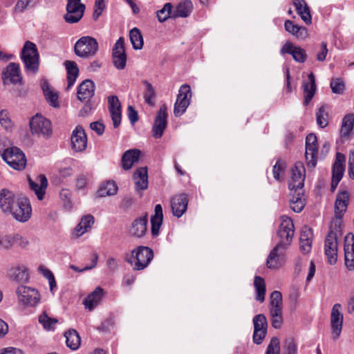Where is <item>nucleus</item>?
<instances>
[{
	"label": "nucleus",
	"mask_w": 354,
	"mask_h": 354,
	"mask_svg": "<svg viewBox=\"0 0 354 354\" xmlns=\"http://www.w3.org/2000/svg\"><path fill=\"white\" fill-rule=\"evenodd\" d=\"M153 258V250L147 246H138L127 255L125 260L130 263L134 270H142L148 266Z\"/></svg>",
	"instance_id": "nucleus-1"
},
{
	"label": "nucleus",
	"mask_w": 354,
	"mask_h": 354,
	"mask_svg": "<svg viewBox=\"0 0 354 354\" xmlns=\"http://www.w3.org/2000/svg\"><path fill=\"white\" fill-rule=\"evenodd\" d=\"M21 59L27 71L35 73L39 68V55L37 46L30 41L25 42L21 53Z\"/></svg>",
	"instance_id": "nucleus-2"
},
{
	"label": "nucleus",
	"mask_w": 354,
	"mask_h": 354,
	"mask_svg": "<svg viewBox=\"0 0 354 354\" xmlns=\"http://www.w3.org/2000/svg\"><path fill=\"white\" fill-rule=\"evenodd\" d=\"M98 50L97 40L90 36H84L80 38L74 46V51L77 56L82 58H88L95 55Z\"/></svg>",
	"instance_id": "nucleus-3"
},
{
	"label": "nucleus",
	"mask_w": 354,
	"mask_h": 354,
	"mask_svg": "<svg viewBox=\"0 0 354 354\" xmlns=\"http://www.w3.org/2000/svg\"><path fill=\"white\" fill-rule=\"evenodd\" d=\"M3 160L12 168L22 170L26 165V158L23 151L18 147L7 148L1 153Z\"/></svg>",
	"instance_id": "nucleus-4"
},
{
	"label": "nucleus",
	"mask_w": 354,
	"mask_h": 354,
	"mask_svg": "<svg viewBox=\"0 0 354 354\" xmlns=\"http://www.w3.org/2000/svg\"><path fill=\"white\" fill-rule=\"evenodd\" d=\"M280 218L281 224L277 232L280 240L277 245L287 249L292 243L295 227L292 219L288 216L283 215Z\"/></svg>",
	"instance_id": "nucleus-5"
},
{
	"label": "nucleus",
	"mask_w": 354,
	"mask_h": 354,
	"mask_svg": "<svg viewBox=\"0 0 354 354\" xmlns=\"http://www.w3.org/2000/svg\"><path fill=\"white\" fill-rule=\"evenodd\" d=\"M32 133L39 137L48 138L53 133L51 122L41 115L37 114L30 121Z\"/></svg>",
	"instance_id": "nucleus-6"
},
{
	"label": "nucleus",
	"mask_w": 354,
	"mask_h": 354,
	"mask_svg": "<svg viewBox=\"0 0 354 354\" xmlns=\"http://www.w3.org/2000/svg\"><path fill=\"white\" fill-rule=\"evenodd\" d=\"M19 302L25 306L34 307L41 299L39 292L34 288L21 285L16 290Z\"/></svg>",
	"instance_id": "nucleus-7"
},
{
	"label": "nucleus",
	"mask_w": 354,
	"mask_h": 354,
	"mask_svg": "<svg viewBox=\"0 0 354 354\" xmlns=\"http://www.w3.org/2000/svg\"><path fill=\"white\" fill-rule=\"evenodd\" d=\"M192 97L191 88L188 84H183L180 86L177 99L174 104V114L176 117L183 115L189 105Z\"/></svg>",
	"instance_id": "nucleus-8"
},
{
	"label": "nucleus",
	"mask_w": 354,
	"mask_h": 354,
	"mask_svg": "<svg viewBox=\"0 0 354 354\" xmlns=\"http://www.w3.org/2000/svg\"><path fill=\"white\" fill-rule=\"evenodd\" d=\"M32 208L28 199L18 198V202L10 215L19 222H26L31 216Z\"/></svg>",
	"instance_id": "nucleus-9"
},
{
	"label": "nucleus",
	"mask_w": 354,
	"mask_h": 354,
	"mask_svg": "<svg viewBox=\"0 0 354 354\" xmlns=\"http://www.w3.org/2000/svg\"><path fill=\"white\" fill-rule=\"evenodd\" d=\"M67 13L64 16L66 22L73 24L78 22L83 17L85 6L81 0H67Z\"/></svg>",
	"instance_id": "nucleus-10"
},
{
	"label": "nucleus",
	"mask_w": 354,
	"mask_h": 354,
	"mask_svg": "<svg viewBox=\"0 0 354 354\" xmlns=\"http://www.w3.org/2000/svg\"><path fill=\"white\" fill-rule=\"evenodd\" d=\"M305 179V167L301 162H297L292 169L291 179L288 187L292 192L301 191Z\"/></svg>",
	"instance_id": "nucleus-11"
},
{
	"label": "nucleus",
	"mask_w": 354,
	"mask_h": 354,
	"mask_svg": "<svg viewBox=\"0 0 354 354\" xmlns=\"http://www.w3.org/2000/svg\"><path fill=\"white\" fill-rule=\"evenodd\" d=\"M324 253L327 257L328 262L335 264L337 259V234L330 230L325 239Z\"/></svg>",
	"instance_id": "nucleus-12"
},
{
	"label": "nucleus",
	"mask_w": 354,
	"mask_h": 354,
	"mask_svg": "<svg viewBox=\"0 0 354 354\" xmlns=\"http://www.w3.org/2000/svg\"><path fill=\"white\" fill-rule=\"evenodd\" d=\"M112 59L113 65L119 70H122L126 66L127 55L124 50V39L120 37L114 44L112 50Z\"/></svg>",
	"instance_id": "nucleus-13"
},
{
	"label": "nucleus",
	"mask_w": 354,
	"mask_h": 354,
	"mask_svg": "<svg viewBox=\"0 0 354 354\" xmlns=\"http://www.w3.org/2000/svg\"><path fill=\"white\" fill-rule=\"evenodd\" d=\"M317 137L315 134L310 133L306 138V160L307 166L310 168L315 167L317 165Z\"/></svg>",
	"instance_id": "nucleus-14"
},
{
	"label": "nucleus",
	"mask_w": 354,
	"mask_h": 354,
	"mask_svg": "<svg viewBox=\"0 0 354 354\" xmlns=\"http://www.w3.org/2000/svg\"><path fill=\"white\" fill-rule=\"evenodd\" d=\"M342 306L335 304L332 308L330 315V325L332 335L334 339H337L342 332L343 324V314L341 313Z\"/></svg>",
	"instance_id": "nucleus-15"
},
{
	"label": "nucleus",
	"mask_w": 354,
	"mask_h": 354,
	"mask_svg": "<svg viewBox=\"0 0 354 354\" xmlns=\"http://www.w3.org/2000/svg\"><path fill=\"white\" fill-rule=\"evenodd\" d=\"M167 107L162 104L157 113L153 126V136L156 138L162 137L167 124Z\"/></svg>",
	"instance_id": "nucleus-16"
},
{
	"label": "nucleus",
	"mask_w": 354,
	"mask_h": 354,
	"mask_svg": "<svg viewBox=\"0 0 354 354\" xmlns=\"http://www.w3.org/2000/svg\"><path fill=\"white\" fill-rule=\"evenodd\" d=\"M17 202L18 198L11 191L7 189L0 191V208L3 213L10 214Z\"/></svg>",
	"instance_id": "nucleus-17"
},
{
	"label": "nucleus",
	"mask_w": 354,
	"mask_h": 354,
	"mask_svg": "<svg viewBox=\"0 0 354 354\" xmlns=\"http://www.w3.org/2000/svg\"><path fill=\"white\" fill-rule=\"evenodd\" d=\"M72 149L76 152H81L86 149L87 146V137L84 129L77 126L72 132L71 138Z\"/></svg>",
	"instance_id": "nucleus-18"
},
{
	"label": "nucleus",
	"mask_w": 354,
	"mask_h": 354,
	"mask_svg": "<svg viewBox=\"0 0 354 354\" xmlns=\"http://www.w3.org/2000/svg\"><path fill=\"white\" fill-rule=\"evenodd\" d=\"M286 249L276 245L270 252L266 266L270 269H278L284 262Z\"/></svg>",
	"instance_id": "nucleus-19"
},
{
	"label": "nucleus",
	"mask_w": 354,
	"mask_h": 354,
	"mask_svg": "<svg viewBox=\"0 0 354 354\" xmlns=\"http://www.w3.org/2000/svg\"><path fill=\"white\" fill-rule=\"evenodd\" d=\"M9 280L16 283H24L28 281V272L27 268L22 264H18L10 267L6 274Z\"/></svg>",
	"instance_id": "nucleus-20"
},
{
	"label": "nucleus",
	"mask_w": 354,
	"mask_h": 354,
	"mask_svg": "<svg viewBox=\"0 0 354 354\" xmlns=\"http://www.w3.org/2000/svg\"><path fill=\"white\" fill-rule=\"evenodd\" d=\"M22 77L20 73L19 64L10 63L3 72V81L4 84H17L21 82Z\"/></svg>",
	"instance_id": "nucleus-21"
},
{
	"label": "nucleus",
	"mask_w": 354,
	"mask_h": 354,
	"mask_svg": "<svg viewBox=\"0 0 354 354\" xmlns=\"http://www.w3.org/2000/svg\"><path fill=\"white\" fill-rule=\"evenodd\" d=\"M188 198L186 194H180L174 196L171 200V207L173 215L177 218L181 217L187 211Z\"/></svg>",
	"instance_id": "nucleus-22"
},
{
	"label": "nucleus",
	"mask_w": 354,
	"mask_h": 354,
	"mask_svg": "<svg viewBox=\"0 0 354 354\" xmlns=\"http://www.w3.org/2000/svg\"><path fill=\"white\" fill-rule=\"evenodd\" d=\"M108 103L113 127L118 128L121 123V104L115 95L109 97Z\"/></svg>",
	"instance_id": "nucleus-23"
},
{
	"label": "nucleus",
	"mask_w": 354,
	"mask_h": 354,
	"mask_svg": "<svg viewBox=\"0 0 354 354\" xmlns=\"http://www.w3.org/2000/svg\"><path fill=\"white\" fill-rule=\"evenodd\" d=\"M345 266L349 270H354V235L348 234L344 243Z\"/></svg>",
	"instance_id": "nucleus-24"
},
{
	"label": "nucleus",
	"mask_w": 354,
	"mask_h": 354,
	"mask_svg": "<svg viewBox=\"0 0 354 354\" xmlns=\"http://www.w3.org/2000/svg\"><path fill=\"white\" fill-rule=\"evenodd\" d=\"M28 181L31 189L34 191L37 198L41 201L44 198L48 185L46 177L44 174H40L35 180L29 178Z\"/></svg>",
	"instance_id": "nucleus-25"
},
{
	"label": "nucleus",
	"mask_w": 354,
	"mask_h": 354,
	"mask_svg": "<svg viewBox=\"0 0 354 354\" xmlns=\"http://www.w3.org/2000/svg\"><path fill=\"white\" fill-rule=\"evenodd\" d=\"M282 54L288 53L297 62L304 63L306 59V53L304 48L295 46L292 43L287 41L281 49Z\"/></svg>",
	"instance_id": "nucleus-26"
},
{
	"label": "nucleus",
	"mask_w": 354,
	"mask_h": 354,
	"mask_svg": "<svg viewBox=\"0 0 354 354\" xmlns=\"http://www.w3.org/2000/svg\"><path fill=\"white\" fill-rule=\"evenodd\" d=\"M147 214L135 219L129 228L130 234L138 238L142 237L147 232Z\"/></svg>",
	"instance_id": "nucleus-27"
},
{
	"label": "nucleus",
	"mask_w": 354,
	"mask_h": 354,
	"mask_svg": "<svg viewBox=\"0 0 354 354\" xmlns=\"http://www.w3.org/2000/svg\"><path fill=\"white\" fill-rule=\"evenodd\" d=\"M95 84L91 80H84L77 88V98L80 101H84L91 98L95 93Z\"/></svg>",
	"instance_id": "nucleus-28"
},
{
	"label": "nucleus",
	"mask_w": 354,
	"mask_h": 354,
	"mask_svg": "<svg viewBox=\"0 0 354 354\" xmlns=\"http://www.w3.org/2000/svg\"><path fill=\"white\" fill-rule=\"evenodd\" d=\"M286 31L295 37L297 39L305 40L308 37V30L304 26H298L291 20H286L284 22Z\"/></svg>",
	"instance_id": "nucleus-29"
},
{
	"label": "nucleus",
	"mask_w": 354,
	"mask_h": 354,
	"mask_svg": "<svg viewBox=\"0 0 354 354\" xmlns=\"http://www.w3.org/2000/svg\"><path fill=\"white\" fill-rule=\"evenodd\" d=\"M282 295L279 291H273L270 295L269 310L270 316L283 315Z\"/></svg>",
	"instance_id": "nucleus-30"
},
{
	"label": "nucleus",
	"mask_w": 354,
	"mask_h": 354,
	"mask_svg": "<svg viewBox=\"0 0 354 354\" xmlns=\"http://www.w3.org/2000/svg\"><path fill=\"white\" fill-rule=\"evenodd\" d=\"M133 178L136 191L145 190L148 187V175L147 167H140L133 174Z\"/></svg>",
	"instance_id": "nucleus-31"
},
{
	"label": "nucleus",
	"mask_w": 354,
	"mask_h": 354,
	"mask_svg": "<svg viewBox=\"0 0 354 354\" xmlns=\"http://www.w3.org/2000/svg\"><path fill=\"white\" fill-rule=\"evenodd\" d=\"M104 295L103 289L97 287L91 293H90L84 300V304L86 308L92 310L97 306Z\"/></svg>",
	"instance_id": "nucleus-32"
},
{
	"label": "nucleus",
	"mask_w": 354,
	"mask_h": 354,
	"mask_svg": "<svg viewBox=\"0 0 354 354\" xmlns=\"http://www.w3.org/2000/svg\"><path fill=\"white\" fill-rule=\"evenodd\" d=\"M348 193L346 191L339 192L336 197L335 203V213L336 217L340 218L346 212L348 204Z\"/></svg>",
	"instance_id": "nucleus-33"
},
{
	"label": "nucleus",
	"mask_w": 354,
	"mask_h": 354,
	"mask_svg": "<svg viewBox=\"0 0 354 354\" xmlns=\"http://www.w3.org/2000/svg\"><path fill=\"white\" fill-rule=\"evenodd\" d=\"M295 7L297 14L301 17V19L308 25L312 23V17L310 8L304 0H294Z\"/></svg>",
	"instance_id": "nucleus-34"
},
{
	"label": "nucleus",
	"mask_w": 354,
	"mask_h": 354,
	"mask_svg": "<svg viewBox=\"0 0 354 354\" xmlns=\"http://www.w3.org/2000/svg\"><path fill=\"white\" fill-rule=\"evenodd\" d=\"M163 214L161 205L157 204L154 208V214L151 218V234L156 236L158 234L159 229L162 223Z\"/></svg>",
	"instance_id": "nucleus-35"
},
{
	"label": "nucleus",
	"mask_w": 354,
	"mask_h": 354,
	"mask_svg": "<svg viewBox=\"0 0 354 354\" xmlns=\"http://www.w3.org/2000/svg\"><path fill=\"white\" fill-rule=\"evenodd\" d=\"M309 82H304V104H308L313 97L316 91L315 77L313 73L308 75Z\"/></svg>",
	"instance_id": "nucleus-36"
},
{
	"label": "nucleus",
	"mask_w": 354,
	"mask_h": 354,
	"mask_svg": "<svg viewBox=\"0 0 354 354\" xmlns=\"http://www.w3.org/2000/svg\"><path fill=\"white\" fill-rule=\"evenodd\" d=\"M93 223L94 218L93 216L89 214L83 216L80 223L73 230V234L77 237L81 236L91 228Z\"/></svg>",
	"instance_id": "nucleus-37"
},
{
	"label": "nucleus",
	"mask_w": 354,
	"mask_h": 354,
	"mask_svg": "<svg viewBox=\"0 0 354 354\" xmlns=\"http://www.w3.org/2000/svg\"><path fill=\"white\" fill-rule=\"evenodd\" d=\"M67 71V82L66 90H69L75 84L76 79L79 75V68L77 64L73 61H66L64 62Z\"/></svg>",
	"instance_id": "nucleus-38"
},
{
	"label": "nucleus",
	"mask_w": 354,
	"mask_h": 354,
	"mask_svg": "<svg viewBox=\"0 0 354 354\" xmlns=\"http://www.w3.org/2000/svg\"><path fill=\"white\" fill-rule=\"evenodd\" d=\"M140 151L138 149H130L124 152L122 157V166L124 169H130L133 165L139 159Z\"/></svg>",
	"instance_id": "nucleus-39"
},
{
	"label": "nucleus",
	"mask_w": 354,
	"mask_h": 354,
	"mask_svg": "<svg viewBox=\"0 0 354 354\" xmlns=\"http://www.w3.org/2000/svg\"><path fill=\"white\" fill-rule=\"evenodd\" d=\"M354 133V114L346 115L342 122L340 134L342 138H347Z\"/></svg>",
	"instance_id": "nucleus-40"
},
{
	"label": "nucleus",
	"mask_w": 354,
	"mask_h": 354,
	"mask_svg": "<svg viewBox=\"0 0 354 354\" xmlns=\"http://www.w3.org/2000/svg\"><path fill=\"white\" fill-rule=\"evenodd\" d=\"M345 162V156L344 154L338 152L336 154V159L333 166V176L332 178H335L341 180L344 175V163Z\"/></svg>",
	"instance_id": "nucleus-41"
},
{
	"label": "nucleus",
	"mask_w": 354,
	"mask_h": 354,
	"mask_svg": "<svg viewBox=\"0 0 354 354\" xmlns=\"http://www.w3.org/2000/svg\"><path fill=\"white\" fill-rule=\"evenodd\" d=\"M193 4L190 0H180L176 6V16L187 17L192 12Z\"/></svg>",
	"instance_id": "nucleus-42"
},
{
	"label": "nucleus",
	"mask_w": 354,
	"mask_h": 354,
	"mask_svg": "<svg viewBox=\"0 0 354 354\" xmlns=\"http://www.w3.org/2000/svg\"><path fill=\"white\" fill-rule=\"evenodd\" d=\"M66 343L72 350H76L80 345V337L75 330H69L65 333Z\"/></svg>",
	"instance_id": "nucleus-43"
},
{
	"label": "nucleus",
	"mask_w": 354,
	"mask_h": 354,
	"mask_svg": "<svg viewBox=\"0 0 354 354\" xmlns=\"http://www.w3.org/2000/svg\"><path fill=\"white\" fill-rule=\"evenodd\" d=\"M254 286L256 290V300L260 302L264 301L266 295V284L264 279L259 276H256L254 280Z\"/></svg>",
	"instance_id": "nucleus-44"
},
{
	"label": "nucleus",
	"mask_w": 354,
	"mask_h": 354,
	"mask_svg": "<svg viewBox=\"0 0 354 354\" xmlns=\"http://www.w3.org/2000/svg\"><path fill=\"white\" fill-rule=\"evenodd\" d=\"M297 193L294 192L290 199V207L295 212H300L304 207V200L302 198L301 191L297 190Z\"/></svg>",
	"instance_id": "nucleus-45"
},
{
	"label": "nucleus",
	"mask_w": 354,
	"mask_h": 354,
	"mask_svg": "<svg viewBox=\"0 0 354 354\" xmlns=\"http://www.w3.org/2000/svg\"><path fill=\"white\" fill-rule=\"evenodd\" d=\"M129 38L132 46L135 50L142 49L143 47V38L140 30L137 28H133L130 30Z\"/></svg>",
	"instance_id": "nucleus-46"
},
{
	"label": "nucleus",
	"mask_w": 354,
	"mask_h": 354,
	"mask_svg": "<svg viewBox=\"0 0 354 354\" xmlns=\"http://www.w3.org/2000/svg\"><path fill=\"white\" fill-rule=\"evenodd\" d=\"M118 191V186L113 181H107L102 184L97 191L98 196L105 197L106 196L115 195Z\"/></svg>",
	"instance_id": "nucleus-47"
},
{
	"label": "nucleus",
	"mask_w": 354,
	"mask_h": 354,
	"mask_svg": "<svg viewBox=\"0 0 354 354\" xmlns=\"http://www.w3.org/2000/svg\"><path fill=\"white\" fill-rule=\"evenodd\" d=\"M42 89L46 97V100L53 107L59 106L58 95L50 88L47 83L42 85Z\"/></svg>",
	"instance_id": "nucleus-48"
},
{
	"label": "nucleus",
	"mask_w": 354,
	"mask_h": 354,
	"mask_svg": "<svg viewBox=\"0 0 354 354\" xmlns=\"http://www.w3.org/2000/svg\"><path fill=\"white\" fill-rule=\"evenodd\" d=\"M172 8L173 6L171 3H165L163 8L156 12L158 20L161 23L165 21L170 17Z\"/></svg>",
	"instance_id": "nucleus-49"
},
{
	"label": "nucleus",
	"mask_w": 354,
	"mask_h": 354,
	"mask_svg": "<svg viewBox=\"0 0 354 354\" xmlns=\"http://www.w3.org/2000/svg\"><path fill=\"white\" fill-rule=\"evenodd\" d=\"M39 322L45 329L53 330L54 325L58 322V320L49 317L46 313H44L39 316Z\"/></svg>",
	"instance_id": "nucleus-50"
},
{
	"label": "nucleus",
	"mask_w": 354,
	"mask_h": 354,
	"mask_svg": "<svg viewBox=\"0 0 354 354\" xmlns=\"http://www.w3.org/2000/svg\"><path fill=\"white\" fill-rule=\"evenodd\" d=\"M254 330H267V319L264 315L259 314L253 318Z\"/></svg>",
	"instance_id": "nucleus-51"
},
{
	"label": "nucleus",
	"mask_w": 354,
	"mask_h": 354,
	"mask_svg": "<svg viewBox=\"0 0 354 354\" xmlns=\"http://www.w3.org/2000/svg\"><path fill=\"white\" fill-rule=\"evenodd\" d=\"M144 84L146 86V91L144 93V98L146 102L149 105H153V99L155 97V90L151 84H150L147 81H144Z\"/></svg>",
	"instance_id": "nucleus-52"
},
{
	"label": "nucleus",
	"mask_w": 354,
	"mask_h": 354,
	"mask_svg": "<svg viewBox=\"0 0 354 354\" xmlns=\"http://www.w3.org/2000/svg\"><path fill=\"white\" fill-rule=\"evenodd\" d=\"M0 124L6 131H11L12 129L13 124L6 110H1L0 111Z\"/></svg>",
	"instance_id": "nucleus-53"
},
{
	"label": "nucleus",
	"mask_w": 354,
	"mask_h": 354,
	"mask_svg": "<svg viewBox=\"0 0 354 354\" xmlns=\"http://www.w3.org/2000/svg\"><path fill=\"white\" fill-rule=\"evenodd\" d=\"M330 88L332 92L336 94H342L344 93L345 86L344 81L341 78L332 79L330 82Z\"/></svg>",
	"instance_id": "nucleus-54"
},
{
	"label": "nucleus",
	"mask_w": 354,
	"mask_h": 354,
	"mask_svg": "<svg viewBox=\"0 0 354 354\" xmlns=\"http://www.w3.org/2000/svg\"><path fill=\"white\" fill-rule=\"evenodd\" d=\"M317 123L322 127L324 128L327 126V113L326 112L325 106H322L316 113Z\"/></svg>",
	"instance_id": "nucleus-55"
},
{
	"label": "nucleus",
	"mask_w": 354,
	"mask_h": 354,
	"mask_svg": "<svg viewBox=\"0 0 354 354\" xmlns=\"http://www.w3.org/2000/svg\"><path fill=\"white\" fill-rule=\"evenodd\" d=\"M13 245V236L8 234H0V249L9 250Z\"/></svg>",
	"instance_id": "nucleus-56"
},
{
	"label": "nucleus",
	"mask_w": 354,
	"mask_h": 354,
	"mask_svg": "<svg viewBox=\"0 0 354 354\" xmlns=\"http://www.w3.org/2000/svg\"><path fill=\"white\" fill-rule=\"evenodd\" d=\"M266 354H280L279 339L274 337L268 344Z\"/></svg>",
	"instance_id": "nucleus-57"
},
{
	"label": "nucleus",
	"mask_w": 354,
	"mask_h": 354,
	"mask_svg": "<svg viewBox=\"0 0 354 354\" xmlns=\"http://www.w3.org/2000/svg\"><path fill=\"white\" fill-rule=\"evenodd\" d=\"M297 348L295 342L290 338L286 340L283 354H297Z\"/></svg>",
	"instance_id": "nucleus-58"
},
{
	"label": "nucleus",
	"mask_w": 354,
	"mask_h": 354,
	"mask_svg": "<svg viewBox=\"0 0 354 354\" xmlns=\"http://www.w3.org/2000/svg\"><path fill=\"white\" fill-rule=\"evenodd\" d=\"M105 8L104 0H95V10L93 14L94 20H97L102 15V11Z\"/></svg>",
	"instance_id": "nucleus-59"
},
{
	"label": "nucleus",
	"mask_w": 354,
	"mask_h": 354,
	"mask_svg": "<svg viewBox=\"0 0 354 354\" xmlns=\"http://www.w3.org/2000/svg\"><path fill=\"white\" fill-rule=\"evenodd\" d=\"M36 1V0H18L15 6V9L17 11L23 12L25 9L28 8V7L35 5Z\"/></svg>",
	"instance_id": "nucleus-60"
},
{
	"label": "nucleus",
	"mask_w": 354,
	"mask_h": 354,
	"mask_svg": "<svg viewBox=\"0 0 354 354\" xmlns=\"http://www.w3.org/2000/svg\"><path fill=\"white\" fill-rule=\"evenodd\" d=\"M14 245H16L21 248H26L29 245V241L26 237L17 234L13 236Z\"/></svg>",
	"instance_id": "nucleus-61"
},
{
	"label": "nucleus",
	"mask_w": 354,
	"mask_h": 354,
	"mask_svg": "<svg viewBox=\"0 0 354 354\" xmlns=\"http://www.w3.org/2000/svg\"><path fill=\"white\" fill-rule=\"evenodd\" d=\"M272 172L274 178L277 180H281V179L283 178L284 169L283 165L280 163L279 161H277L276 164L274 165Z\"/></svg>",
	"instance_id": "nucleus-62"
},
{
	"label": "nucleus",
	"mask_w": 354,
	"mask_h": 354,
	"mask_svg": "<svg viewBox=\"0 0 354 354\" xmlns=\"http://www.w3.org/2000/svg\"><path fill=\"white\" fill-rule=\"evenodd\" d=\"M60 198L64 203V206L68 209L71 207V192L68 189H62L59 194Z\"/></svg>",
	"instance_id": "nucleus-63"
},
{
	"label": "nucleus",
	"mask_w": 354,
	"mask_h": 354,
	"mask_svg": "<svg viewBox=\"0 0 354 354\" xmlns=\"http://www.w3.org/2000/svg\"><path fill=\"white\" fill-rule=\"evenodd\" d=\"M348 175L351 178H354V149L349 152L348 155Z\"/></svg>",
	"instance_id": "nucleus-64"
}]
</instances>
